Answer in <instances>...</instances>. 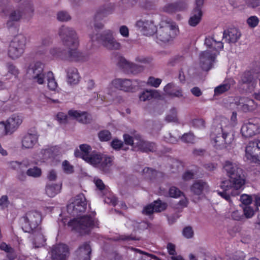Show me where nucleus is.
Instances as JSON below:
<instances>
[{"label": "nucleus", "mask_w": 260, "mask_h": 260, "mask_svg": "<svg viewBox=\"0 0 260 260\" xmlns=\"http://www.w3.org/2000/svg\"><path fill=\"white\" fill-rule=\"evenodd\" d=\"M86 209L87 202L83 193H80L73 198L67 206L68 213L77 216L69 222L68 225L81 234L88 233L91 229L98 224V221L95 218L94 212L82 215Z\"/></svg>", "instance_id": "nucleus-1"}, {"label": "nucleus", "mask_w": 260, "mask_h": 260, "mask_svg": "<svg viewBox=\"0 0 260 260\" xmlns=\"http://www.w3.org/2000/svg\"><path fill=\"white\" fill-rule=\"evenodd\" d=\"M223 169L230 178L229 180L222 181L220 188L222 191H218V194L228 201H230V194H235L232 190L233 188L238 190L245 183V178L243 170L237 164L231 161H225L223 165Z\"/></svg>", "instance_id": "nucleus-2"}, {"label": "nucleus", "mask_w": 260, "mask_h": 260, "mask_svg": "<svg viewBox=\"0 0 260 260\" xmlns=\"http://www.w3.org/2000/svg\"><path fill=\"white\" fill-rule=\"evenodd\" d=\"M25 4H20L14 8H8L9 0H0V16H8L6 25L8 28L14 26L23 17L31 18L34 13V8L30 0H24Z\"/></svg>", "instance_id": "nucleus-3"}, {"label": "nucleus", "mask_w": 260, "mask_h": 260, "mask_svg": "<svg viewBox=\"0 0 260 260\" xmlns=\"http://www.w3.org/2000/svg\"><path fill=\"white\" fill-rule=\"evenodd\" d=\"M44 64L40 61L33 62L28 66L27 74L34 83L40 85L43 84L46 80L48 88L54 91L57 87V83L54 75L51 71L44 72Z\"/></svg>", "instance_id": "nucleus-4"}, {"label": "nucleus", "mask_w": 260, "mask_h": 260, "mask_svg": "<svg viewBox=\"0 0 260 260\" xmlns=\"http://www.w3.org/2000/svg\"><path fill=\"white\" fill-rule=\"evenodd\" d=\"M211 139L216 149L226 148L234 139L232 127L230 125L217 126L212 132Z\"/></svg>", "instance_id": "nucleus-5"}, {"label": "nucleus", "mask_w": 260, "mask_h": 260, "mask_svg": "<svg viewBox=\"0 0 260 260\" xmlns=\"http://www.w3.org/2000/svg\"><path fill=\"white\" fill-rule=\"evenodd\" d=\"M27 39L23 35L15 37L10 42L7 54L9 58L15 60L23 55L26 46Z\"/></svg>", "instance_id": "nucleus-6"}, {"label": "nucleus", "mask_w": 260, "mask_h": 260, "mask_svg": "<svg viewBox=\"0 0 260 260\" xmlns=\"http://www.w3.org/2000/svg\"><path fill=\"white\" fill-rule=\"evenodd\" d=\"M177 29L175 22L171 20L162 21L156 31V38L163 43L169 42L175 37Z\"/></svg>", "instance_id": "nucleus-7"}, {"label": "nucleus", "mask_w": 260, "mask_h": 260, "mask_svg": "<svg viewBox=\"0 0 260 260\" xmlns=\"http://www.w3.org/2000/svg\"><path fill=\"white\" fill-rule=\"evenodd\" d=\"M58 34L64 45L67 47L78 46V37L73 28L62 25L59 28Z\"/></svg>", "instance_id": "nucleus-8"}, {"label": "nucleus", "mask_w": 260, "mask_h": 260, "mask_svg": "<svg viewBox=\"0 0 260 260\" xmlns=\"http://www.w3.org/2000/svg\"><path fill=\"white\" fill-rule=\"evenodd\" d=\"M41 219V214L39 212L31 211L27 212L23 217V223L22 228L23 231L30 233L35 230L41 228L40 224Z\"/></svg>", "instance_id": "nucleus-9"}, {"label": "nucleus", "mask_w": 260, "mask_h": 260, "mask_svg": "<svg viewBox=\"0 0 260 260\" xmlns=\"http://www.w3.org/2000/svg\"><path fill=\"white\" fill-rule=\"evenodd\" d=\"M242 135L245 138L251 137L260 133V119L255 118L244 123L241 128Z\"/></svg>", "instance_id": "nucleus-10"}, {"label": "nucleus", "mask_w": 260, "mask_h": 260, "mask_svg": "<svg viewBox=\"0 0 260 260\" xmlns=\"http://www.w3.org/2000/svg\"><path fill=\"white\" fill-rule=\"evenodd\" d=\"M205 0H196L194 7L191 11L190 17L188 20L189 25L194 27L201 21L203 16L202 9Z\"/></svg>", "instance_id": "nucleus-11"}, {"label": "nucleus", "mask_w": 260, "mask_h": 260, "mask_svg": "<svg viewBox=\"0 0 260 260\" xmlns=\"http://www.w3.org/2000/svg\"><path fill=\"white\" fill-rule=\"evenodd\" d=\"M247 158L260 164V141L249 142L245 149Z\"/></svg>", "instance_id": "nucleus-12"}, {"label": "nucleus", "mask_w": 260, "mask_h": 260, "mask_svg": "<svg viewBox=\"0 0 260 260\" xmlns=\"http://www.w3.org/2000/svg\"><path fill=\"white\" fill-rule=\"evenodd\" d=\"M130 87V81L128 79H115L109 85L106 89V92L112 94L115 89H119L124 91H128Z\"/></svg>", "instance_id": "nucleus-13"}, {"label": "nucleus", "mask_w": 260, "mask_h": 260, "mask_svg": "<svg viewBox=\"0 0 260 260\" xmlns=\"http://www.w3.org/2000/svg\"><path fill=\"white\" fill-rule=\"evenodd\" d=\"M216 56L215 52H210L209 50L202 52L200 54V66L202 69L205 71L210 70L212 68Z\"/></svg>", "instance_id": "nucleus-14"}, {"label": "nucleus", "mask_w": 260, "mask_h": 260, "mask_svg": "<svg viewBox=\"0 0 260 260\" xmlns=\"http://www.w3.org/2000/svg\"><path fill=\"white\" fill-rule=\"evenodd\" d=\"M23 120L21 115L14 114L12 115L5 122L7 133L12 134L21 125Z\"/></svg>", "instance_id": "nucleus-15"}, {"label": "nucleus", "mask_w": 260, "mask_h": 260, "mask_svg": "<svg viewBox=\"0 0 260 260\" xmlns=\"http://www.w3.org/2000/svg\"><path fill=\"white\" fill-rule=\"evenodd\" d=\"M69 254L68 246L64 244H59L52 248V260H67Z\"/></svg>", "instance_id": "nucleus-16"}, {"label": "nucleus", "mask_w": 260, "mask_h": 260, "mask_svg": "<svg viewBox=\"0 0 260 260\" xmlns=\"http://www.w3.org/2000/svg\"><path fill=\"white\" fill-rule=\"evenodd\" d=\"M57 148L56 147H51L47 148L42 149L37 154L34 156L35 159V163L38 164L39 162H44L49 158H54L56 155Z\"/></svg>", "instance_id": "nucleus-17"}, {"label": "nucleus", "mask_w": 260, "mask_h": 260, "mask_svg": "<svg viewBox=\"0 0 260 260\" xmlns=\"http://www.w3.org/2000/svg\"><path fill=\"white\" fill-rule=\"evenodd\" d=\"M39 135L37 132H28L23 136L21 140V147L23 149H29L34 148L38 142Z\"/></svg>", "instance_id": "nucleus-18"}, {"label": "nucleus", "mask_w": 260, "mask_h": 260, "mask_svg": "<svg viewBox=\"0 0 260 260\" xmlns=\"http://www.w3.org/2000/svg\"><path fill=\"white\" fill-rule=\"evenodd\" d=\"M136 25L140 31L146 36H151L157 30L156 26L152 20H139L137 22Z\"/></svg>", "instance_id": "nucleus-19"}, {"label": "nucleus", "mask_w": 260, "mask_h": 260, "mask_svg": "<svg viewBox=\"0 0 260 260\" xmlns=\"http://www.w3.org/2000/svg\"><path fill=\"white\" fill-rule=\"evenodd\" d=\"M91 248L89 242H85L79 247L75 252V260H90Z\"/></svg>", "instance_id": "nucleus-20"}, {"label": "nucleus", "mask_w": 260, "mask_h": 260, "mask_svg": "<svg viewBox=\"0 0 260 260\" xmlns=\"http://www.w3.org/2000/svg\"><path fill=\"white\" fill-rule=\"evenodd\" d=\"M257 76L252 71H248L243 73L241 77V81L243 84L248 86V90L251 91L257 84Z\"/></svg>", "instance_id": "nucleus-21"}, {"label": "nucleus", "mask_w": 260, "mask_h": 260, "mask_svg": "<svg viewBox=\"0 0 260 260\" xmlns=\"http://www.w3.org/2000/svg\"><path fill=\"white\" fill-rule=\"evenodd\" d=\"M241 36V33L238 28L232 27L223 31L222 38L225 39L229 43H235Z\"/></svg>", "instance_id": "nucleus-22"}, {"label": "nucleus", "mask_w": 260, "mask_h": 260, "mask_svg": "<svg viewBox=\"0 0 260 260\" xmlns=\"http://www.w3.org/2000/svg\"><path fill=\"white\" fill-rule=\"evenodd\" d=\"M236 105L240 106L244 112L252 111L255 109L256 106L254 100L247 97H241L236 101Z\"/></svg>", "instance_id": "nucleus-23"}, {"label": "nucleus", "mask_w": 260, "mask_h": 260, "mask_svg": "<svg viewBox=\"0 0 260 260\" xmlns=\"http://www.w3.org/2000/svg\"><path fill=\"white\" fill-rule=\"evenodd\" d=\"M113 31L110 29H106L101 32L100 35H89L90 40L92 42L98 41L103 46H104L108 41L111 39L113 36Z\"/></svg>", "instance_id": "nucleus-24"}, {"label": "nucleus", "mask_w": 260, "mask_h": 260, "mask_svg": "<svg viewBox=\"0 0 260 260\" xmlns=\"http://www.w3.org/2000/svg\"><path fill=\"white\" fill-rule=\"evenodd\" d=\"M208 184L203 180L195 181L190 187L191 193L196 196L202 194L204 191L208 190Z\"/></svg>", "instance_id": "nucleus-25"}, {"label": "nucleus", "mask_w": 260, "mask_h": 260, "mask_svg": "<svg viewBox=\"0 0 260 260\" xmlns=\"http://www.w3.org/2000/svg\"><path fill=\"white\" fill-rule=\"evenodd\" d=\"M68 114L70 117L76 119L78 121L82 123H89L91 120L90 116L86 112L71 110L69 111Z\"/></svg>", "instance_id": "nucleus-26"}, {"label": "nucleus", "mask_w": 260, "mask_h": 260, "mask_svg": "<svg viewBox=\"0 0 260 260\" xmlns=\"http://www.w3.org/2000/svg\"><path fill=\"white\" fill-rule=\"evenodd\" d=\"M205 45L209 48L213 49L212 51H210V52H215L216 53L218 50L223 48V43L220 40L218 41L215 39L214 37L210 36L206 38Z\"/></svg>", "instance_id": "nucleus-27"}, {"label": "nucleus", "mask_w": 260, "mask_h": 260, "mask_svg": "<svg viewBox=\"0 0 260 260\" xmlns=\"http://www.w3.org/2000/svg\"><path fill=\"white\" fill-rule=\"evenodd\" d=\"M9 167L18 172V177L20 180H24L25 179L26 175L24 170L26 166L25 164L17 161H12L10 162Z\"/></svg>", "instance_id": "nucleus-28"}, {"label": "nucleus", "mask_w": 260, "mask_h": 260, "mask_svg": "<svg viewBox=\"0 0 260 260\" xmlns=\"http://www.w3.org/2000/svg\"><path fill=\"white\" fill-rule=\"evenodd\" d=\"M83 159L99 169L100 164L102 160V154L98 153H93L87 155L85 154L83 156Z\"/></svg>", "instance_id": "nucleus-29"}, {"label": "nucleus", "mask_w": 260, "mask_h": 260, "mask_svg": "<svg viewBox=\"0 0 260 260\" xmlns=\"http://www.w3.org/2000/svg\"><path fill=\"white\" fill-rule=\"evenodd\" d=\"M61 187V183L47 182L46 186V193L48 197L53 198L60 192Z\"/></svg>", "instance_id": "nucleus-30"}, {"label": "nucleus", "mask_w": 260, "mask_h": 260, "mask_svg": "<svg viewBox=\"0 0 260 260\" xmlns=\"http://www.w3.org/2000/svg\"><path fill=\"white\" fill-rule=\"evenodd\" d=\"M143 142L139 134L135 130L133 132L131 131V147H132V150H140Z\"/></svg>", "instance_id": "nucleus-31"}, {"label": "nucleus", "mask_w": 260, "mask_h": 260, "mask_svg": "<svg viewBox=\"0 0 260 260\" xmlns=\"http://www.w3.org/2000/svg\"><path fill=\"white\" fill-rule=\"evenodd\" d=\"M111 13V12L105 10L98 11L95 14L94 18V27L99 29H102L104 27V24L102 22H100V21Z\"/></svg>", "instance_id": "nucleus-32"}, {"label": "nucleus", "mask_w": 260, "mask_h": 260, "mask_svg": "<svg viewBox=\"0 0 260 260\" xmlns=\"http://www.w3.org/2000/svg\"><path fill=\"white\" fill-rule=\"evenodd\" d=\"M33 232H34V240L32 242L35 248H37L44 245L46 239L41 230V228L35 230Z\"/></svg>", "instance_id": "nucleus-33"}, {"label": "nucleus", "mask_w": 260, "mask_h": 260, "mask_svg": "<svg viewBox=\"0 0 260 260\" xmlns=\"http://www.w3.org/2000/svg\"><path fill=\"white\" fill-rule=\"evenodd\" d=\"M159 96V93L156 90H145L140 95L139 99L141 101H149L153 98H156Z\"/></svg>", "instance_id": "nucleus-34"}, {"label": "nucleus", "mask_w": 260, "mask_h": 260, "mask_svg": "<svg viewBox=\"0 0 260 260\" xmlns=\"http://www.w3.org/2000/svg\"><path fill=\"white\" fill-rule=\"evenodd\" d=\"M68 82L70 84H76L78 83L80 76L76 68H69L67 71Z\"/></svg>", "instance_id": "nucleus-35"}, {"label": "nucleus", "mask_w": 260, "mask_h": 260, "mask_svg": "<svg viewBox=\"0 0 260 260\" xmlns=\"http://www.w3.org/2000/svg\"><path fill=\"white\" fill-rule=\"evenodd\" d=\"M145 126L148 131L151 132H157L162 127V124L157 120H148L145 122Z\"/></svg>", "instance_id": "nucleus-36"}, {"label": "nucleus", "mask_w": 260, "mask_h": 260, "mask_svg": "<svg viewBox=\"0 0 260 260\" xmlns=\"http://www.w3.org/2000/svg\"><path fill=\"white\" fill-rule=\"evenodd\" d=\"M113 158L106 155L102 154V160L100 164L99 169L107 172L109 168L112 166Z\"/></svg>", "instance_id": "nucleus-37"}, {"label": "nucleus", "mask_w": 260, "mask_h": 260, "mask_svg": "<svg viewBox=\"0 0 260 260\" xmlns=\"http://www.w3.org/2000/svg\"><path fill=\"white\" fill-rule=\"evenodd\" d=\"M103 46L108 50H116L120 49L121 44L119 42L116 40L113 36L111 39L108 41V42L105 44H104V46Z\"/></svg>", "instance_id": "nucleus-38"}, {"label": "nucleus", "mask_w": 260, "mask_h": 260, "mask_svg": "<svg viewBox=\"0 0 260 260\" xmlns=\"http://www.w3.org/2000/svg\"><path fill=\"white\" fill-rule=\"evenodd\" d=\"M51 43L50 38L46 37L42 40L41 44L38 46L37 53L40 54H45L46 52V47Z\"/></svg>", "instance_id": "nucleus-39"}, {"label": "nucleus", "mask_w": 260, "mask_h": 260, "mask_svg": "<svg viewBox=\"0 0 260 260\" xmlns=\"http://www.w3.org/2000/svg\"><path fill=\"white\" fill-rule=\"evenodd\" d=\"M231 82H232V81H225L223 82V84L219 85L218 86L216 87L214 89V93L215 95H219L221 94L224 92L229 90L231 86Z\"/></svg>", "instance_id": "nucleus-40"}, {"label": "nucleus", "mask_w": 260, "mask_h": 260, "mask_svg": "<svg viewBox=\"0 0 260 260\" xmlns=\"http://www.w3.org/2000/svg\"><path fill=\"white\" fill-rule=\"evenodd\" d=\"M69 48V57L72 60H80L81 59L82 53L77 50V47H68Z\"/></svg>", "instance_id": "nucleus-41"}, {"label": "nucleus", "mask_w": 260, "mask_h": 260, "mask_svg": "<svg viewBox=\"0 0 260 260\" xmlns=\"http://www.w3.org/2000/svg\"><path fill=\"white\" fill-rule=\"evenodd\" d=\"M142 173L145 178L150 180L155 179L156 176L159 174H160V172L157 171L156 170L148 167H146L143 169Z\"/></svg>", "instance_id": "nucleus-42"}, {"label": "nucleus", "mask_w": 260, "mask_h": 260, "mask_svg": "<svg viewBox=\"0 0 260 260\" xmlns=\"http://www.w3.org/2000/svg\"><path fill=\"white\" fill-rule=\"evenodd\" d=\"M80 149L81 152L79 150H76L75 152V155L76 157H79L83 159V156L87 154L90 155L89 152L91 151V147L90 146L87 144H82L80 146Z\"/></svg>", "instance_id": "nucleus-43"}, {"label": "nucleus", "mask_w": 260, "mask_h": 260, "mask_svg": "<svg viewBox=\"0 0 260 260\" xmlns=\"http://www.w3.org/2000/svg\"><path fill=\"white\" fill-rule=\"evenodd\" d=\"M118 67L123 72L128 73L130 69V63L124 57L120 56L118 61Z\"/></svg>", "instance_id": "nucleus-44"}, {"label": "nucleus", "mask_w": 260, "mask_h": 260, "mask_svg": "<svg viewBox=\"0 0 260 260\" xmlns=\"http://www.w3.org/2000/svg\"><path fill=\"white\" fill-rule=\"evenodd\" d=\"M156 150V145L153 142H143L140 151L142 152H154Z\"/></svg>", "instance_id": "nucleus-45"}, {"label": "nucleus", "mask_w": 260, "mask_h": 260, "mask_svg": "<svg viewBox=\"0 0 260 260\" xmlns=\"http://www.w3.org/2000/svg\"><path fill=\"white\" fill-rule=\"evenodd\" d=\"M155 212H160L166 209L168 205L166 203L162 202L160 199L154 201L153 203Z\"/></svg>", "instance_id": "nucleus-46"}, {"label": "nucleus", "mask_w": 260, "mask_h": 260, "mask_svg": "<svg viewBox=\"0 0 260 260\" xmlns=\"http://www.w3.org/2000/svg\"><path fill=\"white\" fill-rule=\"evenodd\" d=\"M98 138L101 142H107L109 141L112 138L111 133L108 130H102L99 132Z\"/></svg>", "instance_id": "nucleus-47"}, {"label": "nucleus", "mask_w": 260, "mask_h": 260, "mask_svg": "<svg viewBox=\"0 0 260 260\" xmlns=\"http://www.w3.org/2000/svg\"><path fill=\"white\" fill-rule=\"evenodd\" d=\"M26 174L30 177L34 178H38L41 176V169L37 167H34L28 169L26 172Z\"/></svg>", "instance_id": "nucleus-48"}, {"label": "nucleus", "mask_w": 260, "mask_h": 260, "mask_svg": "<svg viewBox=\"0 0 260 260\" xmlns=\"http://www.w3.org/2000/svg\"><path fill=\"white\" fill-rule=\"evenodd\" d=\"M0 248L1 250H4L8 253V257L10 260L14 259L15 254L13 253V249L12 248L7 245L6 243H3L0 245Z\"/></svg>", "instance_id": "nucleus-49"}, {"label": "nucleus", "mask_w": 260, "mask_h": 260, "mask_svg": "<svg viewBox=\"0 0 260 260\" xmlns=\"http://www.w3.org/2000/svg\"><path fill=\"white\" fill-rule=\"evenodd\" d=\"M177 112L175 108H173L171 109L170 111V114H168L165 118V120L168 122H177L178 118H177Z\"/></svg>", "instance_id": "nucleus-50"}, {"label": "nucleus", "mask_w": 260, "mask_h": 260, "mask_svg": "<svg viewBox=\"0 0 260 260\" xmlns=\"http://www.w3.org/2000/svg\"><path fill=\"white\" fill-rule=\"evenodd\" d=\"M50 53L53 57L63 58L64 51L59 48H53L50 50Z\"/></svg>", "instance_id": "nucleus-51"}, {"label": "nucleus", "mask_w": 260, "mask_h": 260, "mask_svg": "<svg viewBox=\"0 0 260 260\" xmlns=\"http://www.w3.org/2000/svg\"><path fill=\"white\" fill-rule=\"evenodd\" d=\"M57 19L60 21H67L71 19V16L67 12L61 11L58 12Z\"/></svg>", "instance_id": "nucleus-52"}, {"label": "nucleus", "mask_w": 260, "mask_h": 260, "mask_svg": "<svg viewBox=\"0 0 260 260\" xmlns=\"http://www.w3.org/2000/svg\"><path fill=\"white\" fill-rule=\"evenodd\" d=\"M169 193L171 197L175 198L179 197L183 194V192L175 186H172L170 188Z\"/></svg>", "instance_id": "nucleus-53"}, {"label": "nucleus", "mask_w": 260, "mask_h": 260, "mask_svg": "<svg viewBox=\"0 0 260 260\" xmlns=\"http://www.w3.org/2000/svg\"><path fill=\"white\" fill-rule=\"evenodd\" d=\"M177 12L185 10L188 8V4L185 0H179L175 2Z\"/></svg>", "instance_id": "nucleus-54"}, {"label": "nucleus", "mask_w": 260, "mask_h": 260, "mask_svg": "<svg viewBox=\"0 0 260 260\" xmlns=\"http://www.w3.org/2000/svg\"><path fill=\"white\" fill-rule=\"evenodd\" d=\"M161 82V80L159 78H155L153 77H149L147 82V84L148 85L158 87Z\"/></svg>", "instance_id": "nucleus-55"}, {"label": "nucleus", "mask_w": 260, "mask_h": 260, "mask_svg": "<svg viewBox=\"0 0 260 260\" xmlns=\"http://www.w3.org/2000/svg\"><path fill=\"white\" fill-rule=\"evenodd\" d=\"M181 140L185 143H193L194 140V136L192 133L184 134L181 137Z\"/></svg>", "instance_id": "nucleus-56"}, {"label": "nucleus", "mask_w": 260, "mask_h": 260, "mask_svg": "<svg viewBox=\"0 0 260 260\" xmlns=\"http://www.w3.org/2000/svg\"><path fill=\"white\" fill-rule=\"evenodd\" d=\"M144 68L143 66L138 65L131 62V74L137 75L142 72Z\"/></svg>", "instance_id": "nucleus-57"}, {"label": "nucleus", "mask_w": 260, "mask_h": 260, "mask_svg": "<svg viewBox=\"0 0 260 260\" xmlns=\"http://www.w3.org/2000/svg\"><path fill=\"white\" fill-rule=\"evenodd\" d=\"M247 23L250 27L254 28L258 25L259 19L255 16H252L247 19Z\"/></svg>", "instance_id": "nucleus-58"}, {"label": "nucleus", "mask_w": 260, "mask_h": 260, "mask_svg": "<svg viewBox=\"0 0 260 260\" xmlns=\"http://www.w3.org/2000/svg\"><path fill=\"white\" fill-rule=\"evenodd\" d=\"M175 2L166 5L164 8V11L169 14L177 12Z\"/></svg>", "instance_id": "nucleus-59"}, {"label": "nucleus", "mask_w": 260, "mask_h": 260, "mask_svg": "<svg viewBox=\"0 0 260 260\" xmlns=\"http://www.w3.org/2000/svg\"><path fill=\"white\" fill-rule=\"evenodd\" d=\"M62 168L64 172L67 174L72 173L74 171V167L68 161L64 160L62 162Z\"/></svg>", "instance_id": "nucleus-60"}, {"label": "nucleus", "mask_w": 260, "mask_h": 260, "mask_svg": "<svg viewBox=\"0 0 260 260\" xmlns=\"http://www.w3.org/2000/svg\"><path fill=\"white\" fill-rule=\"evenodd\" d=\"M183 235L186 238H191L193 236V231L191 226H186L184 228L182 231Z\"/></svg>", "instance_id": "nucleus-61"}, {"label": "nucleus", "mask_w": 260, "mask_h": 260, "mask_svg": "<svg viewBox=\"0 0 260 260\" xmlns=\"http://www.w3.org/2000/svg\"><path fill=\"white\" fill-rule=\"evenodd\" d=\"M154 212H155V210L153 203L146 206L143 210V213L146 215H151Z\"/></svg>", "instance_id": "nucleus-62"}, {"label": "nucleus", "mask_w": 260, "mask_h": 260, "mask_svg": "<svg viewBox=\"0 0 260 260\" xmlns=\"http://www.w3.org/2000/svg\"><path fill=\"white\" fill-rule=\"evenodd\" d=\"M47 178L48 180L49 181V182L55 181L57 178L56 171L54 170H51L49 171Z\"/></svg>", "instance_id": "nucleus-63"}, {"label": "nucleus", "mask_w": 260, "mask_h": 260, "mask_svg": "<svg viewBox=\"0 0 260 260\" xmlns=\"http://www.w3.org/2000/svg\"><path fill=\"white\" fill-rule=\"evenodd\" d=\"M165 140L170 143L174 144L178 141L177 137L173 136L171 133H167L164 136Z\"/></svg>", "instance_id": "nucleus-64"}]
</instances>
